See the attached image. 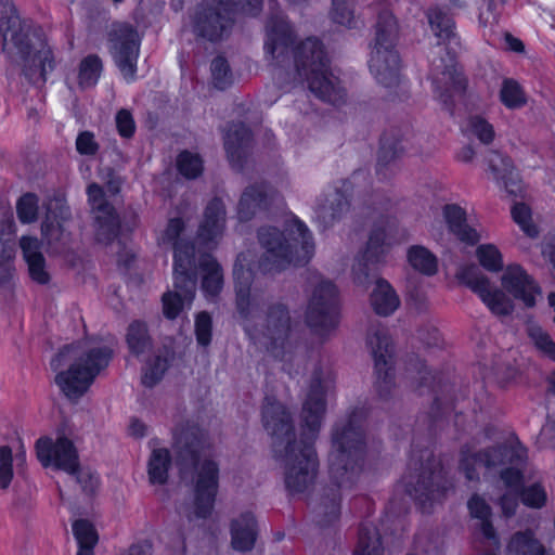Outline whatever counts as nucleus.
<instances>
[{"instance_id": "20", "label": "nucleus", "mask_w": 555, "mask_h": 555, "mask_svg": "<svg viewBox=\"0 0 555 555\" xmlns=\"http://www.w3.org/2000/svg\"><path fill=\"white\" fill-rule=\"evenodd\" d=\"M225 211L220 199H212L205 208L203 220L198 227L196 244L210 248L224 231Z\"/></svg>"}, {"instance_id": "12", "label": "nucleus", "mask_w": 555, "mask_h": 555, "mask_svg": "<svg viewBox=\"0 0 555 555\" xmlns=\"http://www.w3.org/2000/svg\"><path fill=\"white\" fill-rule=\"evenodd\" d=\"M111 52L116 65L127 81H132L137 70L139 56V36L128 25H119L111 38Z\"/></svg>"}, {"instance_id": "57", "label": "nucleus", "mask_w": 555, "mask_h": 555, "mask_svg": "<svg viewBox=\"0 0 555 555\" xmlns=\"http://www.w3.org/2000/svg\"><path fill=\"white\" fill-rule=\"evenodd\" d=\"M195 333L197 343L204 347L208 346L211 340V319L202 312L197 314L195 320Z\"/></svg>"}, {"instance_id": "6", "label": "nucleus", "mask_w": 555, "mask_h": 555, "mask_svg": "<svg viewBox=\"0 0 555 555\" xmlns=\"http://www.w3.org/2000/svg\"><path fill=\"white\" fill-rule=\"evenodd\" d=\"M297 66L300 75L301 70L310 67L309 88L319 98L332 103H337L343 99L337 78L327 70L326 59L319 40L308 39L300 46Z\"/></svg>"}, {"instance_id": "52", "label": "nucleus", "mask_w": 555, "mask_h": 555, "mask_svg": "<svg viewBox=\"0 0 555 555\" xmlns=\"http://www.w3.org/2000/svg\"><path fill=\"white\" fill-rule=\"evenodd\" d=\"M354 555H383L377 534L375 532L361 533Z\"/></svg>"}, {"instance_id": "18", "label": "nucleus", "mask_w": 555, "mask_h": 555, "mask_svg": "<svg viewBox=\"0 0 555 555\" xmlns=\"http://www.w3.org/2000/svg\"><path fill=\"white\" fill-rule=\"evenodd\" d=\"M367 343L374 358L377 387L380 391L390 387L392 380V350L390 339L384 332H375L369 336Z\"/></svg>"}, {"instance_id": "19", "label": "nucleus", "mask_w": 555, "mask_h": 555, "mask_svg": "<svg viewBox=\"0 0 555 555\" xmlns=\"http://www.w3.org/2000/svg\"><path fill=\"white\" fill-rule=\"evenodd\" d=\"M440 475L434 473L428 474L422 472L421 474L404 477L403 482L405 490L411 498H413L427 512L433 505L434 501H439L443 494L439 486Z\"/></svg>"}, {"instance_id": "36", "label": "nucleus", "mask_w": 555, "mask_h": 555, "mask_svg": "<svg viewBox=\"0 0 555 555\" xmlns=\"http://www.w3.org/2000/svg\"><path fill=\"white\" fill-rule=\"evenodd\" d=\"M103 72V64L98 55L85 56L77 68V82L81 89L94 87Z\"/></svg>"}, {"instance_id": "32", "label": "nucleus", "mask_w": 555, "mask_h": 555, "mask_svg": "<svg viewBox=\"0 0 555 555\" xmlns=\"http://www.w3.org/2000/svg\"><path fill=\"white\" fill-rule=\"evenodd\" d=\"M406 261L414 271L424 275L430 276L438 271L437 256L423 245L408 247Z\"/></svg>"}, {"instance_id": "9", "label": "nucleus", "mask_w": 555, "mask_h": 555, "mask_svg": "<svg viewBox=\"0 0 555 555\" xmlns=\"http://www.w3.org/2000/svg\"><path fill=\"white\" fill-rule=\"evenodd\" d=\"M218 465L211 460L197 461L194 466V500L189 512L190 519L208 517L214 508L218 491Z\"/></svg>"}, {"instance_id": "5", "label": "nucleus", "mask_w": 555, "mask_h": 555, "mask_svg": "<svg viewBox=\"0 0 555 555\" xmlns=\"http://www.w3.org/2000/svg\"><path fill=\"white\" fill-rule=\"evenodd\" d=\"M398 25L390 12H383L376 25L375 38L370 53L369 67L375 79L390 87L398 81L399 56L395 50Z\"/></svg>"}, {"instance_id": "11", "label": "nucleus", "mask_w": 555, "mask_h": 555, "mask_svg": "<svg viewBox=\"0 0 555 555\" xmlns=\"http://www.w3.org/2000/svg\"><path fill=\"white\" fill-rule=\"evenodd\" d=\"M336 293V287L331 282H322L314 291L309 302L307 322L321 335L330 332L337 325L335 310Z\"/></svg>"}, {"instance_id": "41", "label": "nucleus", "mask_w": 555, "mask_h": 555, "mask_svg": "<svg viewBox=\"0 0 555 555\" xmlns=\"http://www.w3.org/2000/svg\"><path fill=\"white\" fill-rule=\"evenodd\" d=\"M127 344L131 353L137 357L150 350L151 339L144 323L135 321L129 325Z\"/></svg>"}, {"instance_id": "17", "label": "nucleus", "mask_w": 555, "mask_h": 555, "mask_svg": "<svg viewBox=\"0 0 555 555\" xmlns=\"http://www.w3.org/2000/svg\"><path fill=\"white\" fill-rule=\"evenodd\" d=\"M332 388L330 377L317 376L309 388L307 398L304 402L301 420L304 426L307 427L309 439L314 436L321 425L322 416L325 410V396Z\"/></svg>"}, {"instance_id": "4", "label": "nucleus", "mask_w": 555, "mask_h": 555, "mask_svg": "<svg viewBox=\"0 0 555 555\" xmlns=\"http://www.w3.org/2000/svg\"><path fill=\"white\" fill-rule=\"evenodd\" d=\"M182 228L180 219H171L162 237L163 243H172L175 248V291L163 296V311L168 319L177 318L194 299L191 270L195 262V246L178 240Z\"/></svg>"}, {"instance_id": "63", "label": "nucleus", "mask_w": 555, "mask_h": 555, "mask_svg": "<svg viewBox=\"0 0 555 555\" xmlns=\"http://www.w3.org/2000/svg\"><path fill=\"white\" fill-rule=\"evenodd\" d=\"M332 199L328 201V205L322 208L323 212H331L332 217H336L339 212H341L345 208H347L348 204L346 201H343L340 196L335 193L332 195Z\"/></svg>"}, {"instance_id": "53", "label": "nucleus", "mask_w": 555, "mask_h": 555, "mask_svg": "<svg viewBox=\"0 0 555 555\" xmlns=\"http://www.w3.org/2000/svg\"><path fill=\"white\" fill-rule=\"evenodd\" d=\"M332 14L335 23L350 27L353 22L351 0H333Z\"/></svg>"}, {"instance_id": "14", "label": "nucleus", "mask_w": 555, "mask_h": 555, "mask_svg": "<svg viewBox=\"0 0 555 555\" xmlns=\"http://www.w3.org/2000/svg\"><path fill=\"white\" fill-rule=\"evenodd\" d=\"M431 80L435 92L443 103L461 95L466 88V78L457 68L453 56H449L447 62L442 59L433 62Z\"/></svg>"}, {"instance_id": "64", "label": "nucleus", "mask_w": 555, "mask_h": 555, "mask_svg": "<svg viewBox=\"0 0 555 555\" xmlns=\"http://www.w3.org/2000/svg\"><path fill=\"white\" fill-rule=\"evenodd\" d=\"M15 249L12 244L0 241V263L13 264Z\"/></svg>"}, {"instance_id": "45", "label": "nucleus", "mask_w": 555, "mask_h": 555, "mask_svg": "<svg viewBox=\"0 0 555 555\" xmlns=\"http://www.w3.org/2000/svg\"><path fill=\"white\" fill-rule=\"evenodd\" d=\"M250 139L249 131L240 126L234 131H230L225 138V149L231 163L240 160L241 154L245 152Z\"/></svg>"}, {"instance_id": "61", "label": "nucleus", "mask_w": 555, "mask_h": 555, "mask_svg": "<svg viewBox=\"0 0 555 555\" xmlns=\"http://www.w3.org/2000/svg\"><path fill=\"white\" fill-rule=\"evenodd\" d=\"M76 149L80 154L94 155L99 150L93 133L85 131L77 137Z\"/></svg>"}, {"instance_id": "38", "label": "nucleus", "mask_w": 555, "mask_h": 555, "mask_svg": "<svg viewBox=\"0 0 555 555\" xmlns=\"http://www.w3.org/2000/svg\"><path fill=\"white\" fill-rule=\"evenodd\" d=\"M266 198L267 194L262 185L246 189L238 203L240 219H249L261 205L266 204Z\"/></svg>"}, {"instance_id": "59", "label": "nucleus", "mask_w": 555, "mask_h": 555, "mask_svg": "<svg viewBox=\"0 0 555 555\" xmlns=\"http://www.w3.org/2000/svg\"><path fill=\"white\" fill-rule=\"evenodd\" d=\"M40 241L34 236H23L20 240V247L26 262L35 259V257L43 256L40 251Z\"/></svg>"}, {"instance_id": "46", "label": "nucleus", "mask_w": 555, "mask_h": 555, "mask_svg": "<svg viewBox=\"0 0 555 555\" xmlns=\"http://www.w3.org/2000/svg\"><path fill=\"white\" fill-rule=\"evenodd\" d=\"M56 208V203L55 207H53L52 203L48 205L47 216L41 225L42 235L48 240L50 244L59 242L64 232L63 221L65 219L59 218L57 214L55 212Z\"/></svg>"}, {"instance_id": "3", "label": "nucleus", "mask_w": 555, "mask_h": 555, "mask_svg": "<svg viewBox=\"0 0 555 555\" xmlns=\"http://www.w3.org/2000/svg\"><path fill=\"white\" fill-rule=\"evenodd\" d=\"M259 242L264 249L259 267L263 272L279 271L291 264L308 261L314 250L311 234L307 227L294 215L282 223V229L263 228Z\"/></svg>"}, {"instance_id": "43", "label": "nucleus", "mask_w": 555, "mask_h": 555, "mask_svg": "<svg viewBox=\"0 0 555 555\" xmlns=\"http://www.w3.org/2000/svg\"><path fill=\"white\" fill-rule=\"evenodd\" d=\"M476 258L479 264L489 272H499L502 270L504 261L503 255L494 244H480L476 248Z\"/></svg>"}, {"instance_id": "39", "label": "nucleus", "mask_w": 555, "mask_h": 555, "mask_svg": "<svg viewBox=\"0 0 555 555\" xmlns=\"http://www.w3.org/2000/svg\"><path fill=\"white\" fill-rule=\"evenodd\" d=\"M499 98L508 109H518L526 105L527 98L521 86L514 79L506 78L502 81Z\"/></svg>"}, {"instance_id": "15", "label": "nucleus", "mask_w": 555, "mask_h": 555, "mask_svg": "<svg viewBox=\"0 0 555 555\" xmlns=\"http://www.w3.org/2000/svg\"><path fill=\"white\" fill-rule=\"evenodd\" d=\"M88 202L94 214L96 237L108 243L116 236L119 222L114 208L108 204L101 186L91 183L87 189Z\"/></svg>"}, {"instance_id": "37", "label": "nucleus", "mask_w": 555, "mask_h": 555, "mask_svg": "<svg viewBox=\"0 0 555 555\" xmlns=\"http://www.w3.org/2000/svg\"><path fill=\"white\" fill-rule=\"evenodd\" d=\"M51 369L56 373L54 382L65 398H69V347L63 346L51 360Z\"/></svg>"}, {"instance_id": "60", "label": "nucleus", "mask_w": 555, "mask_h": 555, "mask_svg": "<svg viewBox=\"0 0 555 555\" xmlns=\"http://www.w3.org/2000/svg\"><path fill=\"white\" fill-rule=\"evenodd\" d=\"M116 126L119 134L129 138L133 134L135 125L132 115L127 109H121L116 116Z\"/></svg>"}, {"instance_id": "55", "label": "nucleus", "mask_w": 555, "mask_h": 555, "mask_svg": "<svg viewBox=\"0 0 555 555\" xmlns=\"http://www.w3.org/2000/svg\"><path fill=\"white\" fill-rule=\"evenodd\" d=\"M375 242L371 238L369 243V247L362 258L358 259L353 264V274L354 279L358 283H363L365 279L369 276V262L373 261V258H376V255L372 251Z\"/></svg>"}, {"instance_id": "42", "label": "nucleus", "mask_w": 555, "mask_h": 555, "mask_svg": "<svg viewBox=\"0 0 555 555\" xmlns=\"http://www.w3.org/2000/svg\"><path fill=\"white\" fill-rule=\"evenodd\" d=\"M468 509L470 512L472 517L480 520V529L483 535L488 539L495 538V531L491 522L489 521V518L491 516V509L490 506L486 503V501L478 495H474L468 501Z\"/></svg>"}, {"instance_id": "29", "label": "nucleus", "mask_w": 555, "mask_h": 555, "mask_svg": "<svg viewBox=\"0 0 555 555\" xmlns=\"http://www.w3.org/2000/svg\"><path fill=\"white\" fill-rule=\"evenodd\" d=\"M230 25V21L221 16L220 12L203 9L196 13L195 30L209 40L222 37L223 30Z\"/></svg>"}, {"instance_id": "30", "label": "nucleus", "mask_w": 555, "mask_h": 555, "mask_svg": "<svg viewBox=\"0 0 555 555\" xmlns=\"http://www.w3.org/2000/svg\"><path fill=\"white\" fill-rule=\"evenodd\" d=\"M488 175L499 184L509 189V184L517 181V172L512 160L498 152H491L488 157Z\"/></svg>"}, {"instance_id": "51", "label": "nucleus", "mask_w": 555, "mask_h": 555, "mask_svg": "<svg viewBox=\"0 0 555 555\" xmlns=\"http://www.w3.org/2000/svg\"><path fill=\"white\" fill-rule=\"evenodd\" d=\"M13 454L9 446L0 447V488L7 489L13 478Z\"/></svg>"}, {"instance_id": "50", "label": "nucleus", "mask_w": 555, "mask_h": 555, "mask_svg": "<svg viewBox=\"0 0 555 555\" xmlns=\"http://www.w3.org/2000/svg\"><path fill=\"white\" fill-rule=\"evenodd\" d=\"M512 216L527 235L534 236L537 234V229L531 222L530 208L526 204H515L512 208Z\"/></svg>"}, {"instance_id": "7", "label": "nucleus", "mask_w": 555, "mask_h": 555, "mask_svg": "<svg viewBox=\"0 0 555 555\" xmlns=\"http://www.w3.org/2000/svg\"><path fill=\"white\" fill-rule=\"evenodd\" d=\"M112 354L113 348L99 339H88L76 346L75 363L72 364V402L88 391Z\"/></svg>"}, {"instance_id": "8", "label": "nucleus", "mask_w": 555, "mask_h": 555, "mask_svg": "<svg viewBox=\"0 0 555 555\" xmlns=\"http://www.w3.org/2000/svg\"><path fill=\"white\" fill-rule=\"evenodd\" d=\"M282 456L285 466V483L292 492H302L313 481L317 459L310 442H291L287 439Z\"/></svg>"}, {"instance_id": "47", "label": "nucleus", "mask_w": 555, "mask_h": 555, "mask_svg": "<svg viewBox=\"0 0 555 555\" xmlns=\"http://www.w3.org/2000/svg\"><path fill=\"white\" fill-rule=\"evenodd\" d=\"M243 259L240 257L234 267V276L236 282L237 308L244 313L245 305L248 304V289L251 278L250 270L244 269Z\"/></svg>"}, {"instance_id": "1", "label": "nucleus", "mask_w": 555, "mask_h": 555, "mask_svg": "<svg viewBox=\"0 0 555 555\" xmlns=\"http://www.w3.org/2000/svg\"><path fill=\"white\" fill-rule=\"evenodd\" d=\"M2 51L20 76L36 88H41L53 68L54 57L41 27L22 18L12 0H0Z\"/></svg>"}, {"instance_id": "23", "label": "nucleus", "mask_w": 555, "mask_h": 555, "mask_svg": "<svg viewBox=\"0 0 555 555\" xmlns=\"http://www.w3.org/2000/svg\"><path fill=\"white\" fill-rule=\"evenodd\" d=\"M442 215L450 232L461 242L473 245L482 238V231L467 222L466 214L460 206L447 205Z\"/></svg>"}, {"instance_id": "25", "label": "nucleus", "mask_w": 555, "mask_h": 555, "mask_svg": "<svg viewBox=\"0 0 555 555\" xmlns=\"http://www.w3.org/2000/svg\"><path fill=\"white\" fill-rule=\"evenodd\" d=\"M256 521L251 513H243L231 521V545L234 550L246 552L256 542Z\"/></svg>"}, {"instance_id": "13", "label": "nucleus", "mask_w": 555, "mask_h": 555, "mask_svg": "<svg viewBox=\"0 0 555 555\" xmlns=\"http://www.w3.org/2000/svg\"><path fill=\"white\" fill-rule=\"evenodd\" d=\"M37 460L44 467L69 473V430L65 421L56 430V439L42 436L35 443Z\"/></svg>"}, {"instance_id": "40", "label": "nucleus", "mask_w": 555, "mask_h": 555, "mask_svg": "<svg viewBox=\"0 0 555 555\" xmlns=\"http://www.w3.org/2000/svg\"><path fill=\"white\" fill-rule=\"evenodd\" d=\"M530 343L544 357L555 362V340L547 331L538 324H530L527 328Z\"/></svg>"}, {"instance_id": "49", "label": "nucleus", "mask_w": 555, "mask_h": 555, "mask_svg": "<svg viewBox=\"0 0 555 555\" xmlns=\"http://www.w3.org/2000/svg\"><path fill=\"white\" fill-rule=\"evenodd\" d=\"M177 167L182 176L193 179L202 173L203 162L196 154L182 152L177 159Z\"/></svg>"}, {"instance_id": "54", "label": "nucleus", "mask_w": 555, "mask_h": 555, "mask_svg": "<svg viewBox=\"0 0 555 555\" xmlns=\"http://www.w3.org/2000/svg\"><path fill=\"white\" fill-rule=\"evenodd\" d=\"M167 369V360L156 358L153 363H149L142 376V382L145 386H154L163 376Z\"/></svg>"}, {"instance_id": "44", "label": "nucleus", "mask_w": 555, "mask_h": 555, "mask_svg": "<svg viewBox=\"0 0 555 555\" xmlns=\"http://www.w3.org/2000/svg\"><path fill=\"white\" fill-rule=\"evenodd\" d=\"M464 131L485 144L491 143L495 135L493 126L480 115L469 116L464 125Z\"/></svg>"}, {"instance_id": "35", "label": "nucleus", "mask_w": 555, "mask_h": 555, "mask_svg": "<svg viewBox=\"0 0 555 555\" xmlns=\"http://www.w3.org/2000/svg\"><path fill=\"white\" fill-rule=\"evenodd\" d=\"M204 434L202 429L194 423L186 422L176 427L173 431L175 447L182 450H188L194 453L199 447Z\"/></svg>"}, {"instance_id": "56", "label": "nucleus", "mask_w": 555, "mask_h": 555, "mask_svg": "<svg viewBox=\"0 0 555 555\" xmlns=\"http://www.w3.org/2000/svg\"><path fill=\"white\" fill-rule=\"evenodd\" d=\"M211 73L214 83L218 89H224L231 82L229 67L223 57H217L212 61Z\"/></svg>"}, {"instance_id": "27", "label": "nucleus", "mask_w": 555, "mask_h": 555, "mask_svg": "<svg viewBox=\"0 0 555 555\" xmlns=\"http://www.w3.org/2000/svg\"><path fill=\"white\" fill-rule=\"evenodd\" d=\"M370 304L379 315H389L400 306V299L392 286L385 280H377L370 295Z\"/></svg>"}, {"instance_id": "22", "label": "nucleus", "mask_w": 555, "mask_h": 555, "mask_svg": "<svg viewBox=\"0 0 555 555\" xmlns=\"http://www.w3.org/2000/svg\"><path fill=\"white\" fill-rule=\"evenodd\" d=\"M468 286L493 314L504 317L514 311V300L505 292L493 286L487 278L477 276L469 280Z\"/></svg>"}, {"instance_id": "31", "label": "nucleus", "mask_w": 555, "mask_h": 555, "mask_svg": "<svg viewBox=\"0 0 555 555\" xmlns=\"http://www.w3.org/2000/svg\"><path fill=\"white\" fill-rule=\"evenodd\" d=\"M170 466V451L165 447L154 446L147 462L149 481L152 485H165L168 480Z\"/></svg>"}, {"instance_id": "24", "label": "nucleus", "mask_w": 555, "mask_h": 555, "mask_svg": "<svg viewBox=\"0 0 555 555\" xmlns=\"http://www.w3.org/2000/svg\"><path fill=\"white\" fill-rule=\"evenodd\" d=\"M289 332V318L287 312L282 307L272 309L267 319L266 330L262 333L261 341L268 348L272 349V353L278 357L275 348L278 343L284 344Z\"/></svg>"}, {"instance_id": "34", "label": "nucleus", "mask_w": 555, "mask_h": 555, "mask_svg": "<svg viewBox=\"0 0 555 555\" xmlns=\"http://www.w3.org/2000/svg\"><path fill=\"white\" fill-rule=\"evenodd\" d=\"M203 274V291L207 296L217 295L222 288V272L219 264L208 255H203L199 260Z\"/></svg>"}, {"instance_id": "16", "label": "nucleus", "mask_w": 555, "mask_h": 555, "mask_svg": "<svg viewBox=\"0 0 555 555\" xmlns=\"http://www.w3.org/2000/svg\"><path fill=\"white\" fill-rule=\"evenodd\" d=\"M501 285L506 293L527 308L534 307L542 293L534 279L517 264L505 269L501 276Z\"/></svg>"}, {"instance_id": "58", "label": "nucleus", "mask_w": 555, "mask_h": 555, "mask_svg": "<svg viewBox=\"0 0 555 555\" xmlns=\"http://www.w3.org/2000/svg\"><path fill=\"white\" fill-rule=\"evenodd\" d=\"M28 272L33 282L46 285L50 282L51 278L46 270L44 257H35V259L27 261Z\"/></svg>"}, {"instance_id": "28", "label": "nucleus", "mask_w": 555, "mask_h": 555, "mask_svg": "<svg viewBox=\"0 0 555 555\" xmlns=\"http://www.w3.org/2000/svg\"><path fill=\"white\" fill-rule=\"evenodd\" d=\"M263 424L270 435L283 439L291 434L292 426L286 409L279 402H268L263 408Z\"/></svg>"}, {"instance_id": "10", "label": "nucleus", "mask_w": 555, "mask_h": 555, "mask_svg": "<svg viewBox=\"0 0 555 555\" xmlns=\"http://www.w3.org/2000/svg\"><path fill=\"white\" fill-rule=\"evenodd\" d=\"M334 446L337 454L333 466V474L339 479V486H344L351 479L354 465L362 454V435L358 428L348 427L334 436Z\"/></svg>"}, {"instance_id": "33", "label": "nucleus", "mask_w": 555, "mask_h": 555, "mask_svg": "<svg viewBox=\"0 0 555 555\" xmlns=\"http://www.w3.org/2000/svg\"><path fill=\"white\" fill-rule=\"evenodd\" d=\"M430 30L440 43L457 46L459 41L454 33L453 20L440 9H430L427 13Z\"/></svg>"}, {"instance_id": "26", "label": "nucleus", "mask_w": 555, "mask_h": 555, "mask_svg": "<svg viewBox=\"0 0 555 555\" xmlns=\"http://www.w3.org/2000/svg\"><path fill=\"white\" fill-rule=\"evenodd\" d=\"M72 534L76 543V555H95L100 533L89 518H77L72 522Z\"/></svg>"}, {"instance_id": "62", "label": "nucleus", "mask_w": 555, "mask_h": 555, "mask_svg": "<svg viewBox=\"0 0 555 555\" xmlns=\"http://www.w3.org/2000/svg\"><path fill=\"white\" fill-rule=\"evenodd\" d=\"M500 505H501L502 513L504 514V516L509 517V516L514 515L516 512V508L518 506V500H517L516 493H512V492L505 493L500 500Z\"/></svg>"}, {"instance_id": "21", "label": "nucleus", "mask_w": 555, "mask_h": 555, "mask_svg": "<svg viewBox=\"0 0 555 555\" xmlns=\"http://www.w3.org/2000/svg\"><path fill=\"white\" fill-rule=\"evenodd\" d=\"M100 488L99 474L89 464L79 461L72 449V491L76 500L91 501Z\"/></svg>"}, {"instance_id": "48", "label": "nucleus", "mask_w": 555, "mask_h": 555, "mask_svg": "<svg viewBox=\"0 0 555 555\" xmlns=\"http://www.w3.org/2000/svg\"><path fill=\"white\" fill-rule=\"evenodd\" d=\"M17 217L23 223H31L38 216V196L26 193L20 197L16 204Z\"/></svg>"}, {"instance_id": "2", "label": "nucleus", "mask_w": 555, "mask_h": 555, "mask_svg": "<svg viewBox=\"0 0 555 555\" xmlns=\"http://www.w3.org/2000/svg\"><path fill=\"white\" fill-rule=\"evenodd\" d=\"M527 457L526 448L518 440H513L506 447H496L479 453L463 450L460 467L472 480L478 476L477 469L481 466L488 469L505 466L501 470L504 485L515 488L522 483L521 502L530 508H542L547 502L543 474L528 464Z\"/></svg>"}]
</instances>
